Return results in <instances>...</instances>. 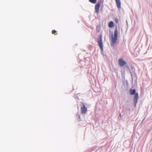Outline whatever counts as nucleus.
Returning a JSON list of instances; mask_svg holds the SVG:
<instances>
[{"label":"nucleus","instance_id":"1","mask_svg":"<svg viewBox=\"0 0 152 152\" xmlns=\"http://www.w3.org/2000/svg\"><path fill=\"white\" fill-rule=\"evenodd\" d=\"M111 37L112 44H111V46H113L116 44L118 39V29L117 28H116L114 31V35L112 34Z\"/></svg>","mask_w":152,"mask_h":152},{"label":"nucleus","instance_id":"2","mask_svg":"<svg viewBox=\"0 0 152 152\" xmlns=\"http://www.w3.org/2000/svg\"><path fill=\"white\" fill-rule=\"evenodd\" d=\"M98 45L102 50H103V44L102 41V37L100 36L98 39L97 41Z\"/></svg>","mask_w":152,"mask_h":152},{"label":"nucleus","instance_id":"3","mask_svg":"<svg viewBox=\"0 0 152 152\" xmlns=\"http://www.w3.org/2000/svg\"><path fill=\"white\" fill-rule=\"evenodd\" d=\"M118 63L121 67H122L126 64V62L124 61L122 58H120L118 59Z\"/></svg>","mask_w":152,"mask_h":152},{"label":"nucleus","instance_id":"4","mask_svg":"<svg viewBox=\"0 0 152 152\" xmlns=\"http://www.w3.org/2000/svg\"><path fill=\"white\" fill-rule=\"evenodd\" d=\"M81 111L82 114L86 113L87 111V108L85 107L84 104L83 102H81Z\"/></svg>","mask_w":152,"mask_h":152},{"label":"nucleus","instance_id":"5","mask_svg":"<svg viewBox=\"0 0 152 152\" xmlns=\"http://www.w3.org/2000/svg\"><path fill=\"white\" fill-rule=\"evenodd\" d=\"M139 99V95L138 93H136L134 96V97L133 99L134 101V102L135 106L137 102V101Z\"/></svg>","mask_w":152,"mask_h":152},{"label":"nucleus","instance_id":"6","mask_svg":"<svg viewBox=\"0 0 152 152\" xmlns=\"http://www.w3.org/2000/svg\"><path fill=\"white\" fill-rule=\"evenodd\" d=\"M100 7V4L97 3L95 6V11L98 14L99 12V9Z\"/></svg>","mask_w":152,"mask_h":152},{"label":"nucleus","instance_id":"7","mask_svg":"<svg viewBox=\"0 0 152 152\" xmlns=\"http://www.w3.org/2000/svg\"><path fill=\"white\" fill-rule=\"evenodd\" d=\"M117 7L118 9H120L121 7V2L120 0H115Z\"/></svg>","mask_w":152,"mask_h":152},{"label":"nucleus","instance_id":"8","mask_svg":"<svg viewBox=\"0 0 152 152\" xmlns=\"http://www.w3.org/2000/svg\"><path fill=\"white\" fill-rule=\"evenodd\" d=\"M114 26V23L112 21H110V22L108 24V26L110 28H111L113 27Z\"/></svg>","mask_w":152,"mask_h":152},{"label":"nucleus","instance_id":"9","mask_svg":"<svg viewBox=\"0 0 152 152\" xmlns=\"http://www.w3.org/2000/svg\"><path fill=\"white\" fill-rule=\"evenodd\" d=\"M135 92L136 90L135 89H130L129 90V93L131 95L135 94L136 93Z\"/></svg>","mask_w":152,"mask_h":152},{"label":"nucleus","instance_id":"10","mask_svg":"<svg viewBox=\"0 0 152 152\" xmlns=\"http://www.w3.org/2000/svg\"><path fill=\"white\" fill-rule=\"evenodd\" d=\"M89 1L90 2L93 4H95L96 2V0H89Z\"/></svg>","mask_w":152,"mask_h":152},{"label":"nucleus","instance_id":"11","mask_svg":"<svg viewBox=\"0 0 152 152\" xmlns=\"http://www.w3.org/2000/svg\"><path fill=\"white\" fill-rule=\"evenodd\" d=\"M57 31L55 30H53L52 31V33L53 34H54L55 35L57 34L56 33Z\"/></svg>","mask_w":152,"mask_h":152},{"label":"nucleus","instance_id":"12","mask_svg":"<svg viewBox=\"0 0 152 152\" xmlns=\"http://www.w3.org/2000/svg\"><path fill=\"white\" fill-rule=\"evenodd\" d=\"M115 21L116 23H118V19L117 18H115Z\"/></svg>","mask_w":152,"mask_h":152},{"label":"nucleus","instance_id":"13","mask_svg":"<svg viewBox=\"0 0 152 152\" xmlns=\"http://www.w3.org/2000/svg\"><path fill=\"white\" fill-rule=\"evenodd\" d=\"M119 116L120 117H121V113H120L119 114Z\"/></svg>","mask_w":152,"mask_h":152},{"label":"nucleus","instance_id":"14","mask_svg":"<svg viewBox=\"0 0 152 152\" xmlns=\"http://www.w3.org/2000/svg\"><path fill=\"white\" fill-rule=\"evenodd\" d=\"M79 118H80V116L79 115Z\"/></svg>","mask_w":152,"mask_h":152}]
</instances>
